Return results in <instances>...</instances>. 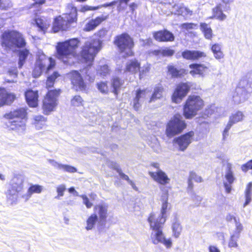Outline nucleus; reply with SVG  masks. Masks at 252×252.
Segmentation results:
<instances>
[{
	"label": "nucleus",
	"mask_w": 252,
	"mask_h": 252,
	"mask_svg": "<svg viewBox=\"0 0 252 252\" xmlns=\"http://www.w3.org/2000/svg\"><path fill=\"white\" fill-rule=\"evenodd\" d=\"M79 41L77 38H72L64 42H58L56 46L57 57L65 64L72 65L76 61L75 50Z\"/></svg>",
	"instance_id": "f257e3e1"
},
{
	"label": "nucleus",
	"mask_w": 252,
	"mask_h": 252,
	"mask_svg": "<svg viewBox=\"0 0 252 252\" xmlns=\"http://www.w3.org/2000/svg\"><path fill=\"white\" fill-rule=\"evenodd\" d=\"M67 8L70 10L69 13L63 15V16L57 17L54 21L53 30L54 32H57L60 30L66 31L68 30L70 25L76 23L77 22V9L71 3L68 4Z\"/></svg>",
	"instance_id": "f03ea898"
},
{
	"label": "nucleus",
	"mask_w": 252,
	"mask_h": 252,
	"mask_svg": "<svg viewBox=\"0 0 252 252\" xmlns=\"http://www.w3.org/2000/svg\"><path fill=\"white\" fill-rule=\"evenodd\" d=\"M1 46L6 50L26 46V42L23 35L16 31H5L1 35Z\"/></svg>",
	"instance_id": "7ed1b4c3"
},
{
	"label": "nucleus",
	"mask_w": 252,
	"mask_h": 252,
	"mask_svg": "<svg viewBox=\"0 0 252 252\" xmlns=\"http://www.w3.org/2000/svg\"><path fill=\"white\" fill-rule=\"evenodd\" d=\"M101 43L102 41L99 39H92L87 41L80 53L81 62L88 63V65H90L96 54L100 50Z\"/></svg>",
	"instance_id": "20e7f679"
},
{
	"label": "nucleus",
	"mask_w": 252,
	"mask_h": 252,
	"mask_svg": "<svg viewBox=\"0 0 252 252\" xmlns=\"http://www.w3.org/2000/svg\"><path fill=\"white\" fill-rule=\"evenodd\" d=\"M252 93V84L246 79L243 78L232 93V100L235 104L244 103L248 99Z\"/></svg>",
	"instance_id": "39448f33"
},
{
	"label": "nucleus",
	"mask_w": 252,
	"mask_h": 252,
	"mask_svg": "<svg viewBox=\"0 0 252 252\" xmlns=\"http://www.w3.org/2000/svg\"><path fill=\"white\" fill-rule=\"evenodd\" d=\"M148 222L152 229L151 239L153 243L155 245L160 243L167 249L170 248L172 246V241L170 238L166 239L162 232L163 225L164 223L158 222V220H148Z\"/></svg>",
	"instance_id": "423d86ee"
},
{
	"label": "nucleus",
	"mask_w": 252,
	"mask_h": 252,
	"mask_svg": "<svg viewBox=\"0 0 252 252\" xmlns=\"http://www.w3.org/2000/svg\"><path fill=\"white\" fill-rule=\"evenodd\" d=\"M114 43L118 47L122 57L126 58L133 55L134 42L127 33H124L116 36Z\"/></svg>",
	"instance_id": "0eeeda50"
},
{
	"label": "nucleus",
	"mask_w": 252,
	"mask_h": 252,
	"mask_svg": "<svg viewBox=\"0 0 252 252\" xmlns=\"http://www.w3.org/2000/svg\"><path fill=\"white\" fill-rule=\"evenodd\" d=\"M203 100L199 96H189L184 107V115L186 119H191L203 107Z\"/></svg>",
	"instance_id": "6e6552de"
},
{
	"label": "nucleus",
	"mask_w": 252,
	"mask_h": 252,
	"mask_svg": "<svg viewBox=\"0 0 252 252\" xmlns=\"http://www.w3.org/2000/svg\"><path fill=\"white\" fill-rule=\"evenodd\" d=\"M186 127V124L180 114H175L167 123L165 133L167 137H172L180 133Z\"/></svg>",
	"instance_id": "1a4fd4ad"
},
{
	"label": "nucleus",
	"mask_w": 252,
	"mask_h": 252,
	"mask_svg": "<svg viewBox=\"0 0 252 252\" xmlns=\"http://www.w3.org/2000/svg\"><path fill=\"white\" fill-rule=\"evenodd\" d=\"M55 65V61L52 58H48L44 54L39 55L32 72V76L34 78H37L46 69L47 71H49L53 68Z\"/></svg>",
	"instance_id": "9d476101"
},
{
	"label": "nucleus",
	"mask_w": 252,
	"mask_h": 252,
	"mask_svg": "<svg viewBox=\"0 0 252 252\" xmlns=\"http://www.w3.org/2000/svg\"><path fill=\"white\" fill-rule=\"evenodd\" d=\"M60 94V89L49 91L43 100L42 109L44 114L49 115L54 110L57 105V98Z\"/></svg>",
	"instance_id": "9b49d317"
},
{
	"label": "nucleus",
	"mask_w": 252,
	"mask_h": 252,
	"mask_svg": "<svg viewBox=\"0 0 252 252\" xmlns=\"http://www.w3.org/2000/svg\"><path fill=\"white\" fill-rule=\"evenodd\" d=\"M168 194L167 191L163 193L161 196V208L159 213L152 212L148 218V220H158L165 223L167 218Z\"/></svg>",
	"instance_id": "f8f14e48"
},
{
	"label": "nucleus",
	"mask_w": 252,
	"mask_h": 252,
	"mask_svg": "<svg viewBox=\"0 0 252 252\" xmlns=\"http://www.w3.org/2000/svg\"><path fill=\"white\" fill-rule=\"evenodd\" d=\"M24 179L21 176L14 177L11 180L10 187L7 192V197L12 202L17 200V193L23 189Z\"/></svg>",
	"instance_id": "ddd939ff"
},
{
	"label": "nucleus",
	"mask_w": 252,
	"mask_h": 252,
	"mask_svg": "<svg viewBox=\"0 0 252 252\" xmlns=\"http://www.w3.org/2000/svg\"><path fill=\"white\" fill-rule=\"evenodd\" d=\"M223 184L227 193H230L232 189V185L236 180L233 171V165L227 162L226 164L224 174L222 175Z\"/></svg>",
	"instance_id": "4468645a"
},
{
	"label": "nucleus",
	"mask_w": 252,
	"mask_h": 252,
	"mask_svg": "<svg viewBox=\"0 0 252 252\" xmlns=\"http://www.w3.org/2000/svg\"><path fill=\"white\" fill-rule=\"evenodd\" d=\"M108 206L104 202L95 205L94 207V215L98 219V226H104L106 223L108 213Z\"/></svg>",
	"instance_id": "2eb2a0df"
},
{
	"label": "nucleus",
	"mask_w": 252,
	"mask_h": 252,
	"mask_svg": "<svg viewBox=\"0 0 252 252\" xmlns=\"http://www.w3.org/2000/svg\"><path fill=\"white\" fill-rule=\"evenodd\" d=\"M229 3L224 2L217 4L212 8V16L210 19H216L219 21H224L227 18L225 12H228L230 10Z\"/></svg>",
	"instance_id": "dca6fc26"
},
{
	"label": "nucleus",
	"mask_w": 252,
	"mask_h": 252,
	"mask_svg": "<svg viewBox=\"0 0 252 252\" xmlns=\"http://www.w3.org/2000/svg\"><path fill=\"white\" fill-rule=\"evenodd\" d=\"M194 135L193 131H189L178 138H175L173 142L178 146L179 150L184 151L192 141Z\"/></svg>",
	"instance_id": "f3484780"
},
{
	"label": "nucleus",
	"mask_w": 252,
	"mask_h": 252,
	"mask_svg": "<svg viewBox=\"0 0 252 252\" xmlns=\"http://www.w3.org/2000/svg\"><path fill=\"white\" fill-rule=\"evenodd\" d=\"M69 77L75 90L76 91H83L86 89V85L80 74L78 71H71L69 74Z\"/></svg>",
	"instance_id": "a211bd4d"
},
{
	"label": "nucleus",
	"mask_w": 252,
	"mask_h": 252,
	"mask_svg": "<svg viewBox=\"0 0 252 252\" xmlns=\"http://www.w3.org/2000/svg\"><path fill=\"white\" fill-rule=\"evenodd\" d=\"M190 89L188 83H181L176 88L173 96L172 100L176 103H179L185 96Z\"/></svg>",
	"instance_id": "6ab92c4d"
},
{
	"label": "nucleus",
	"mask_w": 252,
	"mask_h": 252,
	"mask_svg": "<svg viewBox=\"0 0 252 252\" xmlns=\"http://www.w3.org/2000/svg\"><path fill=\"white\" fill-rule=\"evenodd\" d=\"M191 69L189 74L195 77L196 75H199L204 77L208 72L209 68L204 64L192 63L189 65Z\"/></svg>",
	"instance_id": "aec40b11"
},
{
	"label": "nucleus",
	"mask_w": 252,
	"mask_h": 252,
	"mask_svg": "<svg viewBox=\"0 0 252 252\" xmlns=\"http://www.w3.org/2000/svg\"><path fill=\"white\" fill-rule=\"evenodd\" d=\"M150 94L147 90H139L136 92V96L133 99V107L138 110L145 99L150 96Z\"/></svg>",
	"instance_id": "412c9836"
},
{
	"label": "nucleus",
	"mask_w": 252,
	"mask_h": 252,
	"mask_svg": "<svg viewBox=\"0 0 252 252\" xmlns=\"http://www.w3.org/2000/svg\"><path fill=\"white\" fill-rule=\"evenodd\" d=\"M149 174L155 181L161 185H165L169 182V178L161 170H158L156 172L150 171Z\"/></svg>",
	"instance_id": "4be33fe9"
},
{
	"label": "nucleus",
	"mask_w": 252,
	"mask_h": 252,
	"mask_svg": "<svg viewBox=\"0 0 252 252\" xmlns=\"http://www.w3.org/2000/svg\"><path fill=\"white\" fill-rule=\"evenodd\" d=\"M25 96L28 105L32 107H35L38 104V94L36 91L28 90L25 93Z\"/></svg>",
	"instance_id": "5701e85b"
},
{
	"label": "nucleus",
	"mask_w": 252,
	"mask_h": 252,
	"mask_svg": "<svg viewBox=\"0 0 252 252\" xmlns=\"http://www.w3.org/2000/svg\"><path fill=\"white\" fill-rule=\"evenodd\" d=\"M182 55L184 59L189 60H196L206 56L204 52L198 50H186Z\"/></svg>",
	"instance_id": "b1692460"
},
{
	"label": "nucleus",
	"mask_w": 252,
	"mask_h": 252,
	"mask_svg": "<svg viewBox=\"0 0 252 252\" xmlns=\"http://www.w3.org/2000/svg\"><path fill=\"white\" fill-rule=\"evenodd\" d=\"M154 36L158 41H171L174 39L173 34L167 30L158 31L154 34Z\"/></svg>",
	"instance_id": "393cba45"
},
{
	"label": "nucleus",
	"mask_w": 252,
	"mask_h": 252,
	"mask_svg": "<svg viewBox=\"0 0 252 252\" xmlns=\"http://www.w3.org/2000/svg\"><path fill=\"white\" fill-rule=\"evenodd\" d=\"M48 161L51 165L57 169L69 173H74L77 171L76 168L73 166L61 164L53 159H49Z\"/></svg>",
	"instance_id": "a878e982"
},
{
	"label": "nucleus",
	"mask_w": 252,
	"mask_h": 252,
	"mask_svg": "<svg viewBox=\"0 0 252 252\" xmlns=\"http://www.w3.org/2000/svg\"><path fill=\"white\" fill-rule=\"evenodd\" d=\"M26 119L11 120L9 127L12 130H15L20 132H23L26 128Z\"/></svg>",
	"instance_id": "bb28decb"
},
{
	"label": "nucleus",
	"mask_w": 252,
	"mask_h": 252,
	"mask_svg": "<svg viewBox=\"0 0 252 252\" xmlns=\"http://www.w3.org/2000/svg\"><path fill=\"white\" fill-rule=\"evenodd\" d=\"M26 119L11 120L9 127L12 130H15L20 132H23L26 128Z\"/></svg>",
	"instance_id": "cd10ccee"
},
{
	"label": "nucleus",
	"mask_w": 252,
	"mask_h": 252,
	"mask_svg": "<svg viewBox=\"0 0 252 252\" xmlns=\"http://www.w3.org/2000/svg\"><path fill=\"white\" fill-rule=\"evenodd\" d=\"M15 97L13 94L8 93L4 89H0V107L5 104L11 103Z\"/></svg>",
	"instance_id": "c85d7f7f"
},
{
	"label": "nucleus",
	"mask_w": 252,
	"mask_h": 252,
	"mask_svg": "<svg viewBox=\"0 0 252 252\" xmlns=\"http://www.w3.org/2000/svg\"><path fill=\"white\" fill-rule=\"evenodd\" d=\"M105 18L103 16L97 17L94 19L90 20L84 27V31L90 32L95 29L99 24L105 20Z\"/></svg>",
	"instance_id": "c756f323"
},
{
	"label": "nucleus",
	"mask_w": 252,
	"mask_h": 252,
	"mask_svg": "<svg viewBox=\"0 0 252 252\" xmlns=\"http://www.w3.org/2000/svg\"><path fill=\"white\" fill-rule=\"evenodd\" d=\"M173 8L175 11V14L184 16H190L192 13V11L191 10L182 3L175 4L173 6Z\"/></svg>",
	"instance_id": "7c9ffc66"
},
{
	"label": "nucleus",
	"mask_w": 252,
	"mask_h": 252,
	"mask_svg": "<svg viewBox=\"0 0 252 252\" xmlns=\"http://www.w3.org/2000/svg\"><path fill=\"white\" fill-rule=\"evenodd\" d=\"M140 63L136 60H132L126 63L125 72H129L134 74L139 71Z\"/></svg>",
	"instance_id": "2f4dec72"
},
{
	"label": "nucleus",
	"mask_w": 252,
	"mask_h": 252,
	"mask_svg": "<svg viewBox=\"0 0 252 252\" xmlns=\"http://www.w3.org/2000/svg\"><path fill=\"white\" fill-rule=\"evenodd\" d=\"M43 190V187L39 185L32 184L28 189L26 194L23 196L26 200H28L33 193H40Z\"/></svg>",
	"instance_id": "473e14b6"
},
{
	"label": "nucleus",
	"mask_w": 252,
	"mask_h": 252,
	"mask_svg": "<svg viewBox=\"0 0 252 252\" xmlns=\"http://www.w3.org/2000/svg\"><path fill=\"white\" fill-rule=\"evenodd\" d=\"M27 116L26 110L25 108H20L11 112L7 115L8 118L10 120H20L26 119Z\"/></svg>",
	"instance_id": "72a5a7b5"
},
{
	"label": "nucleus",
	"mask_w": 252,
	"mask_h": 252,
	"mask_svg": "<svg viewBox=\"0 0 252 252\" xmlns=\"http://www.w3.org/2000/svg\"><path fill=\"white\" fill-rule=\"evenodd\" d=\"M124 84L123 80L120 79L118 77H113L111 81V85L113 88L112 92L115 95H117Z\"/></svg>",
	"instance_id": "f704fd0d"
},
{
	"label": "nucleus",
	"mask_w": 252,
	"mask_h": 252,
	"mask_svg": "<svg viewBox=\"0 0 252 252\" xmlns=\"http://www.w3.org/2000/svg\"><path fill=\"white\" fill-rule=\"evenodd\" d=\"M244 118L245 115L241 111H238L232 114L230 116L228 124H230V125L232 126L234 124L242 121Z\"/></svg>",
	"instance_id": "c9c22d12"
},
{
	"label": "nucleus",
	"mask_w": 252,
	"mask_h": 252,
	"mask_svg": "<svg viewBox=\"0 0 252 252\" xmlns=\"http://www.w3.org/2000/svg\"><path fill=\"white\" fill-rule=\"evenodd\" d=\"M46 118L41 115H34L33 116L32 124L37 129H41L45 125Z\"/></svg>",
	"instance_id": "e433bc0d"
},
{
	"label": "nucleus",
	"mask_w": 252,
	"mask_h": 252,
	"mask_svg": "<svg viewBox=\"0 0 252 252\" xmlns=\"http://www.w3.org/2000/svg\"><path fill=\"white\" fill-rule=\"evenodd\" d=\"M200 30L206 39H211L213 37V31L211 27L205 23H200Z\"/></svg>",
	"instance_id": "4c0bfd02"
},
{
	"label": "nucleus",
	"mask_w": 252,
	"mask_h": 252,
	"mask_svg": "<svg viewBox=\"0 0 252 252\" xmlns=\"http://www.w3.org/2000/svg\"><path fill=\"white\" fill-rule=\"evenodd\" d=\"M167 68L168 73L174 78L181 77L185 73V70L183 69H178L172 65H169Z\"/></svg>",
	"instance_id": "58836bf2"
},
{
	"label": "nucleus",
	"mask_w": 252,
	"mask_h": 252,
	"mask_svg": "<svg viewBox=\"0 0 252 252\" xmlns=\"http://www.w3.org/2000/svg\"><path fill=\"white\" fill-rule=\"evenodd\" d=\"M30 52L27 49L19 50L18 51V66L21 68L26 62V61L29 55Z\"/></svg>",
	"instance_id": "ea45409f"
},
{
	"label": "nucleus",
	"mask_w": 252,
	"mask_h": 252,
	"mask_svg": "<svg viewBox=\"0 0 252 252\" xmlns=\"http://www.w3.org/2000/svg\"><path fill=\"white\" fill-rule=\"evenodd\" d=\"M211 51L213 53L214 57L217 60H220L224 57V55L221 51V45L215 43L212 45Z\"/></svg>",
	"instance_id": "a19ab883"
},
{
	"label": "nucleus",
	"mask_w": 252,
	"mask_h": 252,
	"mask_svg": "<svg viewBox=\"0 0 252 252\" xmlns=\"http://www.w3.org/2000/svg\"><path fill=\"white\" fill-rule=\"evenodd\" d=\"M96 223H97L98 225V219L95 215L92 214L86 220L87 225L86 226V229L87 230H92L94 228Z\"/></svg>",
	"instance_id": "79ce46f5"
},
{
	"label": "nucleus",
	"mask_w": 252,
	"mask_h": 252,
	"mask_svg": "<svg viewBox=\"0 0 252 252\" xmlns=\"http://www.w3.org/2000/svg\"><path fill=\"white\" fill-rule=\"evenodd\" d=\"M172 228L174 236L176 238H178L180 235L182 228L177 218H175L173 220Z\"/></svg>",
	"instance_id": "37998d69"
},
{
	"label": "nucleus",
	"mask_w": 252,
	"mask_h": 252,
	"mask_svg": "<svg viewBox=\"0 0 252 252\" xmlns=\"http://www.w3.org/2000/svg\"><path fill=\"white\" fill-rule=\"evenodd\" d=\"M163 88L160 86L155 87L154 93L151 96L149 102L155 101L156 100L160 98L162 96Z\"/></svg>",
	"instance_id": "c03bdc74"
},
{
	"label": "nucleus",
	"mask_w": 252,
	"mask_h": 252,
	"mask_svg": "<svg viewBox=\"0 0 252 252\" xmlns=\"http://www.w3.org/2000/svg\"><path fill=\"white\" fill-rule=\"evenodd\" d=\"M192 180L197 183H200L202 181V179L200 176L197 175L194 172L191 171L189 173V176L188 179L189 187L190 188H192L193 187L192 183Z\"/></svg>",
	"instance_id": "a18cd8bd"
},
{
	"label": "nucleus",
	"mask_w": 252,
	"mask_h": 252,
	"mask_svg": "<svg viewBox=\"0 0 252 252\" xmlns=\"http://www.w3.org/2000/svg\"><path fill=\"white\" fill-rule=\"evenodd\" d=\"M71 105L73 107H80L83 106L84 100L82 98L78 95L74 96L70 101Z\"/></svg>",
	"instance_id": "49530a36"
},
{
	"label": "nucleus",
	"mask_w": 252,
	"mask_h": 252,
	"mask_svg": "<svg viewBox=\"0 0 252 252\" xmlns=\"http://www.w3.org/2000/svg\"><path fill=\"white\" fill-rule=\"evenodd\" d=\"M97 73L100 76L104 77L110 74V69L107 65H101L97 69Z\"/></svg>",
	"instance_id": "de8ad7c7"
},
{
	"label": "nucleus",
	"mask_w": 252,
	"mask_h": 252,
	"mask_svg": "<svg viewBox=\"0 0 252 252\" xmlns=\"http://www.w3.org/2000/svg\"><path fill=\"white\" fill-rule=\"evenodd\" d=\"M150 146L156 153H159L161 151L160 144L157 138L154 137L152 141L149 143Z\"/></svg>",
	"instance_id": "09e8293b"
},
{
	"label": "nucleus",
	"mask_w": 252,
	"mask_h": 252,
	"mask_svg": "<svg viewBox=\"0 0 252 252\" xmlns=\"http://www.w3.org/2000/svg\"><path fill=\"white\" fill-rule=\"evenodd\" d=\"M60 75L57 72H54L52 75L48 77L46 81V86L48 89L53 86L54 81Z\"/></svg>",
	"instance_id": "8fccbe9b"
},
{
	"label": "nucleus",
	"mask_w": 252,
	"mask_h": 252,
	"mask_svg": "<svg viewBox=\"0 0 252 252\" xmlns=\"http://www.w3.org/2000/svg\"><path fill=\"white\" fill-rule=\"evenodd\" d=\"M36 26L41 30L45 31L49 26V24L47 23L43 19L41 18H36L35 20Z\"/></svg>",
	"instance_id": "3c124183"
},
{
	"label": "nucleus",
	"mask_w": 252,
	"mask_h": 252,
	"mask_svg": "<svg viewBox=\"0 0 252 252\" xmlns=\"http://www.w3.org/2000/svg\"><path fill=\"white\" fill-rule=\"evenodd\" d=\"M66 190V186L64 184H61L57 186L56 190L57 195L55 197V199H60L61 197L64 195V192Z\"/></svg>",
	"instance_id": "603ef678"
},
{
	"label": "nucleus",
	"mask_w": 252,
	"mask_h": 252,
	"mask_svg": "<svg viewBox=\"0 0 252 252\" xmlns=\"http://www.w3.org/2000/svg\"><path fill=\"white\" fill-rule=\"evenodd\" d=\"M239 238L238 234H233L231 236L228 243V247L230 248H237L238 247L237 241Z\"/></svg>",
	"instance_id": "864d4df0"
},
{
	"label": "nucleus",
	"mask_w": 252,
	"mask_h": 252,
	"mask_svg": "<svg viewBox=\"0 0 252 252\" xmlns=\"http://www.w3.org/2000/svg\"><path fill=\"white\" fill-rule=\"evenodd\" d=\"M98 90L102 94H106L108 92V88L106 82H100L97 83Z\"/></svg>",
	"instance_id": "5fc2aeb1"
},
{
	"label": "nucleus",
	"mask_w": 252,
	"mask_h": 252,
	"mask_svg": "<svg viewBox=\"0 0 252 252\" xmlns=\"http://www.w3.org/2000/svg\"><path fill=\"white\" fill-rule=\"evenodd\" d=\"M181 27L182 29H185L187 31H189L190 30L197 29V25L195 24L190 23H184L181 25Z\"/></svg>",
	"instance_id": "6e6d98bb"
},
{
	"label": "nucleus",
	"mask_w": 252,
	"mask_h": 252,
	"mask_svg": "<svg viewBox=\"0 0 252 252\" xmlns=\"http://www.w3.org/2000/svg\"><path fill=\"white\" fill-rule=\"evenodd\" d=\"M80 197L83 199V203L87 208H91L93 206V203L90 201L89 198L86 195H81Z\"/></svg>",
	"instance_id": "4d7b16f0"
},
{
	"label": "nucleus",
	"mask_w": 252,
	"mask_h": 252,
	"mask_svg": "<svg viewBox=\"0 0 252 252\" xmlns=\"http://www.w3.org/2000/svg\"><path fill=\"white\" fill-rule=\"evenodd\" d=\"M235 230L234 234H238L243 230V227L242 224L239 221V219L235 222Z\"/></svg>",
	"instance_id": "13d9d810"
},
{
	"label": "nucleus",
	"mask_w": 252,
	"mask_h": 252,
	"mask_svg": "<svg viewBox=\"0 0 252 252\" xmlns=\"http://www.w3.org/2000/svg\"><path fill=\"white\" fill-rule=\"evenodd\" d=\"M150 67L148 64L144 65L141 70L139 69V78H142L143 76L150 71Z\"/></svg>",
	"instance_id": "bf43d9fd"
},
{
	"label": "nucleus",
	"mask_w": 252,
	"mask_h": 252,
	"mask_svg": "<svg viewBox=\"0 0 252 252\" xmlns=\"http://www.w3.org/2000/svg\"><path fill=\"white\" fill-rule=\"evenodd\" d=\"M250 169H252V159L241 166V169L244 172H246Z\"/></svg>",
	"instance_id": "052dcab7"
},
{
	"label": "nucleus",
	"mask_w": 252,
	"mask_h": 252,
	"mask_svg": "<svg viewBox=\"0 0 252 252\" xmlns=\"http://www.w3.org/2000/svg\"><path fill=\"white\" fill-rule=\"evenodd\" d=\"M160 52L163 56H171L174 53V50L168 48L163 49Z\"/></svg>",
	"instance_id": "680f3d73"
},
{
	"label": "nucleus",
	"mask_w": 252,
	"mask_h": 252,
	"mask_svg": "<svg viewBox=\"0 0 252 252\" xmlns=\"http://www.w3.org/2000/svg\"><path fill=\"white\" fill-rule=\"evenodd\" d=\"M108 31L105 29H102L97 32L96 35L101 39L106 38Z\"/></svg>",
	"instance_id": "e2e57ef3"
},
{
	"label": "nucleus",
	"mask_w": 252,
	"mask_h": 252,
	"mask_svg": "<svg viewBox=\"0 0 252 252\" xmlns=\"http://www.w3.org/2000/svg\"><path fill=\"white\" fill-rule=\"evenodd\" d=\"M118 173H119L120 177L121 178H122L123 179H124L126 181H127L128 182V183L130 185H134V183L129 179V177H128L127 175H126L125 174H124V173L122 172L121 169L118 172Z\"/></svg>",
	"instance_id": "0e129e2a"
},
{
	"label": "nucleus",
	"mask_w": 252,
	"mask_h": 252,
	"mask_svg": "<svg viewBox=\"0 0 252 252\" xmlns=\"http://www.w3.org/2000/svg\"><path fill=\"white\" fill-rule=\"evenodd\" d=\"M231 126H232L230 125V124H227V125H226L225 129H224V130L223 131V133H222L223 140H225V139L228 136V131H229V129H230V128L231 127Z\"/></svg>",
	"instance_id": "69168bd1"
},
{
	"label": "nucleus",
	"mask_w": 252,
	"mask_h": 252,
	"mask_svg": "<svg viewBox=\"0 0 252 252\" xmlns=\"http://www.w3.org/2000/svg\"><path fill=\"white\" fill-rule=\"evenodd\" d=\"M108 166H110V167H111L112 168L116 170L117 171V172L121 170L118 164H117L115 162H113V161L109 162L108 163Z\"/></svg>",
	"instance_id": "338daca9"
},
{
	"label": "nucleus",
	"mask_w": 252,
	"mask_h": 252,
	"mask_svg": "<svg viewBox=\"0 0 252 252\" xmlns=\"http://www.w3.org/2000/svg\"><path fill=\"white\" fill-rule=\"evenodd\" d=\"M238 220L233 215L231 214H228L226 216V220L229 222H232L233 221L235 222Z\"/></svg>",
	"instance_id": "774afa93"
}]
</instances>
